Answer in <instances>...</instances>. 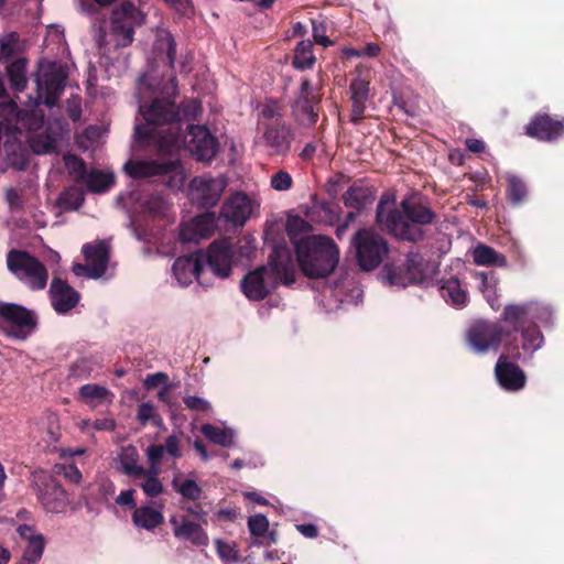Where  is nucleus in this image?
<instances>
[{
    "instance_id": "f257e3e1",
    "label": "nucleus",
    "mask_w": 564,
    "mask_h": 564,
    "mask_svg": "<svg viewBox=\"0 0 564 564\" xmlns=\"http://www.w3.org/2000/svg\"><path fill=\"white\" fill-rule=\"evenodd\" d=\"M170 97H156L150 104H141L139 112L144 123L134 129L137 142L141 144L153 143L161 153L177 151L183 141L180 122L183 119L195 117L199 102L192 99L177 106L174 98L177 95V80L171 75L169 85L164 88Z\"/></svg>"
},
{
    "instance_id": "f03ea898",
    "label": "nucleus",
    "mask_w": 564,
    "mask_h": 564,
    "mask_svg": "<svg viewBox=\"0 0 564 564\" xmlns=\"http://www.w3.org/2000/svg\"><path fill=\"white\" fill-rule=\"evenodd\" d=\"M393 195L383 194L376 209L378 228L401 241L416 243L426 236L425 226L431 225L436 214L423 203L421 195L404 197L399 207L394 206Z\"/></svg>"
},
{
    "instance_id": "7ed1b4c3",
    "label": "nucleus",
    "mask_w": 564,
    "mask_h": 564,
    "mask_svg": "<svg viewBox=\"0 0 564 564\" xmlns=\"http://www.w3.org/2000/svg\"><path fill=\"white\" fill-rule=\"evenodd\" d=\"M295 282V267L292 253L285 246L273 247L267 265L249 271L240 282L243 295L253 302L264 300L279 283L286 286Z\"/></svg>"
},
{
    "instance_id": "20e7f679",
    "label": "nucleus",
    "mask_w": 564,
    "mask_h": 564,
    "mask_svg": "<svg viewBox=\"0 0 564 564\" xmlns=\"http://www.w3.org/2000/svg\"><path fill=\"white\" fill-rule=\"evenodd\" d=\"M296 260L308 279H324L334 273L339 262V248L326 236L312 235L294 241Z\"/></svg>"
},
{
    "instance_id": "39448f33",
    "label": "nucleus",
    "mask_w": 564,
    "mask_h": 564,
    "mask_svg": "<svg viewBox=\"0 0 564 564\" xmlns=\"http://www.w3.org/2000/svg\"><path fill=\"white\" fill-rule=\"evenodd\" d=\"M355 257L359 268L369 272L378 268L389 253L386 238L373 229L361 228L351 239Z\"/></svg>"
},
{
    "instance_id": "423d86ee",
    "label": "nucleus",
    "mask_w": 564,
    "mask_h": 564,
    "mask_svg": "<svg viewBox=\"0 0 564 564\" xmlns=\"http://www.w3.org/2000/svg\"><path fill=\"white\" fill-rule=\"evenodd\" d=\"M126 174L133 180L166 177V186L171 189L180 188L184 177L180 160H133L130 159L123 166Z\"/></svg>"
},
{
    "instance_id": "0eeeda50",
    "label": "nucleus",
    "mask_w": 564,
    "mask_h": 564,
    "mask_svg": "<svg viewBox=\"0 0 564 564\" xmlns=\"http://www.w3.org/2000/svg\"><path fill=\"white\" fill-rule=\"evenodd\" d=\"M322 97L321 87L314 86L307 77L301 78L299 89L291 102L292 116L299 124L312 128L317 123Z\"/></svg>"
},
{
    "instance_id": "6e6552de",
    "label": "nucleus",
    "mask_w": 564,
    "mask_h": 564,
    "mask_svg": "<svg viewBox=\"0 0 564 564\" xmlns=\"http://www.w3.org/2000/svg\"><path fill=\"white\" fill-rule=\"evenodd\" d=\"M8 270L32 290H43L47 284L45 265L30 252L10 250L7 254Z\"/></svg>"
},
{
    "instance_id": "1a4fd4ad",
    "label": "nucleus",
    "mask_w": 564,
    "mask_h": 564,
    "mask_svg": "<svg viewBox=\"0 0 564 564\" xmlns=\"http://www.w3.org/2000/svg\"><path fill=\"white\" fill-rule=\"evenodd\" d=\"M68 69L58 62H43L36 76L37 98L48 108L57 105L64 93Z\"/></svg>"
},
{
    "instance_id": "9d476101",
    "label": "nucleus",
    "mask_w": 564,
    "mask_h": 564,
    "mask_svg": "<svg viewBox=\"0 0 564 564\" xmlns=\"http://www.w3.org/2000/svg\"><path fill=\"white\" fill-rule=\"evenodd\" d=\"M144 22L143 13L130 1H124L111 12L110 32L116 47L132 44L134 29Z\"/></svg>"
},
{
    "instance_id": "9b49d317",
    "label": "nucleus",
    "mask_w": 564,
    "mask_h": 564,
    "mask_svg": "<svg viewBox=\"0 0 564 564\" xmlns=\"http://www.w3.org/2000/svg\"><path fill=\"white\" fill-rule=\"evenodd\" d=\"M507 333L509 335L505 338L502 355L510 357L511 360L528 362L544 344V336L535 324L522 328L520 333Z\"/></svg>"
},
{
    "instance_id": "f8f14e48",
    "label": "nucleus",
    "mask_w": 564,
    "mask_h": 564,
    "mask_svg": "<svg viewBox=\"0 0 564 564\" xmlns=\"http://www.w3.org/2000/svg\"><path fill=\"white\" fill-rule=\"evenodd\" d=\"M34 314L26 307L0 302V328L10 337L25 340L36 328Z\"/></svg>"
},
{
    "instance_id": "ddd939ff",
    "label": "nucleus",
    "mask_w": 564,
    "mask_h": 564,
    "mask_svg": "<svg viewBox=\"0 0 564 564\" xmlns=\"http://www.w3.org/2000/svg\"><path fill=\"white\" fill-rule=\"evenodd\" d=\"M32 489L47 512H64L69 505L68 495L61 482L47 473L33 474Z\"/></svg>"
},
{
    "instance_id": "4468645a",
    "label": "nucleus",
    "mask_w": 564,
    "mask_h": 564,
    "mask_svg": "<svg viewBox=\"0 0 564 564\" xmlns=\"http://www.w3.org/2000/svg\"><path fill=\"white\" fill-rule=\"evenodd\" d=\"M508 335L500 323L480 319L470 325L466 340L476 354L484 355L498 350Z\"/></svg>"
},
{
    "instance_id": "2eb2a0df",
    "label": "nucleus",
    "mask_w": 564,
    "mask_h": 564,
    "mask_svg": "<svg viewBox=\"0 0 564 564\" xmlns=\"http://www.w3.org/2000/svg\"><path fill=\"white\" fill-rule=\"evenodd\" d=\"M261 143L271 156H286L295 140V130L288 121L267 124L260 129Z\"/></svg>"
},
{
    "instance_id": "dca6fc26",
    "label": "nucleus",
    "mask_w": 564,
    "mask_h": 564,
    "mask_svg": "<svg viewBox=\"0 0 564 564\" xmlns=\"http://www.w3.org/2000/svg\"><path fill=\"white\" fill-rule=\"evenodd\" d=\"M187 149L197 161H212L218 151V140L206 126L191 124L185 138Z\"/></svg>"
},
{
    "instance_id": "f3484780",
    "label": "nucleus",
    "mask_w": 564,
    "mask_h": 564,
    "mask_svg": "<svg viewBox=\"0 0 564 564\" xmlns=\"http://www.w3.org/2000/svg\"><path fill=\"white\" fill-rule=\"evenodd\" d=\"M226 186L227 182L223 177H194L189 184L193 200L203 209L216 206Z\"/></svg>"
},
{
    "instance_id": "a211bd4d",
    "label": "nucleus",
    "mask_w": 564,
    "mask_h": 564,
    "mask_svg": "<svg viewBox=\"0 0 564 564\" xmlns=\"http://www.w3.org/2000/svg\"><path fill=\"white\" fill-rule=\"evenodd\" d=\"M232 245L228 239L213 241L206 251V267L218 278L226 279L231 274Z\"/></svg>"
},
{
    "instance_id": "6ab92c4d",
    "label": "nucleus",
    "mask_w": 564,
    "mask_h": 564,
    "mask_svg": "<svg viewBox=\"0 0 564 564\" xmlns=\"http://www.w3.org/2000/svg\"><path fill=\"white\" fill-rule=\"evenodd\" d=\"M517 361L501 354L495 365V378L505 391L518 392L527 384V375Z\"/></svg>"
},
{
    "instance_id": "aec40b11",
    "label": "nucleus",
    "mask_w": 564,
    "mask_h": 564,
    "mask_svg": "<svg viewBox=\"0 0 564 564\" xmlns=\"http://www.w3.org/2000/svg\"><path fill=\"white\" fill-rule=\"evenodd\" d=\"M525 134L539 141H555L564 134V118L557 119L547 113H536L525 126Z\"/></svg>"
},
{
    "instance_id": "412c9836",
    "label": "nucleus",
    "mask_w": 564,
    "mask_h": 564,
    "mask_svg": "<svg viewBox=\"0 0 564 564\" xmlns=\"http://www.w3.org/2000/svg\"><path fill=\"white\" fill-rule=\"evenodd\" d=\"M173 529V534L181 541L189 542L195 546H207L209 538L203 527L191 520L187 516H173L170 519Z\"/></svg>"
},
{
    "instance_id": "4be33fe9",
    "label": "nucleus",
    "mask_w": 564,
    "mask_h": 564,
    "mask_svg": "<svg viewBox=\"0 0 564 564\" xmlns=\"http://www.w3.org/2000/svg\"><path fill=\"white\" fill-rule=\"evenodd\" d=\"M252 202L247 194L237 192L223 204L220 216L235 226H243L252 214Z\"/></svg>"
},
{
    "instance_id": "5701e85b",
    "label": "nucleus",
    "mask_w": 564,
    "mask_h": 564,
    "mask_svg": "<svg viewBox=\"0 0 564 564\" xmlns=\"http://www.w3.org/2000/svg\"><path fill=\"white\" fill-rule=\"evenodd\" d=\"M48 294L51 304L58 314H67L77 306L80 300L79 292L59 278L52 280Z\"/></svg>"
},
{
    "instance_id": "b1692460",
    "label": "nucleus",
    "mask_w": 564,
    "mask_h": 564,
    "mask_svg": "<svg viewBox=\"0 0 564 564\" xmlns=\"http://www.w3.org/2000/svg\"><path fill=\"white\" fill-rule=\"evenodd\" d=\"M204 268V258L197 253L178 257L173 263L172 271L177 282L186 286L192 283L193 279L202 283Z\"/></svg>"
},
{
    "instance_id": "393cba45",
    "label": "nucleus",
    "mask_w": 564,
    "mask_h": 564,
    "mask_svg": "<svg viewBox=\"0 0 564 564\" xmlns=\"http://www.w3.org/2000/svg\"><path fill=\"white\" fill-rule=\"evenodd\" d=\"M82 252L85 257L86 262L90 268V279L101 278L108 267L109 262V246L104 240H97L94 243H86L83 246Z\"/></svg>"
},
{
    "instance_id": "a878e982",
    "label": "nucleus",
    "mask_w": 564,
    "mask_h": 564,
    "mask_svg": "<svg viewBox=\"0 0 564 564\" xmlns=\"http://www.w3.org/2000/svg\"><path fill=\"white\" fill-rule=\"evenodd\" d=\"M375 199V191L371 187L357 183L352 184L343 194L344 205L349 209L356 210L357 213H361Z\"/></svg>"
},
{
    "instance_id": "bb28decb",
    "label": "nucleus",
    "mask_w": 564,
    "mask_h": 564,
    "mask_svg": "<svg viewBox=\"0 0 564 564\" xmlns=\"http://www.w3.org/2000/svg\"><path fill=\"white\" fill-rule=\"evenodd\" d=\"M440 293L446 303L454 307L463 308L468 303V293L462 288L457 278H449L440 281Z\"/></svg>"
},
{
    "instance_id": "cd10ccee",
    "label": "nucleus",
    "mask_w": 564,
    "mask_h": 564,
    "mask_svg": "<svg viewBox=\"0 0 564 564\" xmlns=\"http://www.w3.org/2000/svg\"><path fill=\"white\" fill-rule=\"evenodd\" d=\"M153 50L159 61L165 63L172 70L175 68L176 41L171 32H160L156 36Z\"/></svg>"
},
{
    "instance_id": "c85d7f7f",
    "label": "nucleus",
    "mask_w": 564,
    "mask_h": 564,
    "mask_svg": "<svg viewBox=\"0 0 564 564\" xmlns=\"http://www.w3.org/2000/svg\"><path fill=\"white\" fill-rule=\"evenodd\" d=\"M164 521V516L160 510L151 506H141L135 508L132 513V522L139 529L154 531Z\"/></svg>"
},
{
    "instance_id": "c756f323",
    "label": "nucleus",
    "mask_w": 564,
    "mask_h": 564,
    "mask_svg": "<svg viewBox=\"0 0 564 564\" xmlns=\"http://www.w3.org/2000/svg\"><path fill=\"white\" fill-rule=\"evenodd\" d=\"M530 307L528 304H508L501 314L500 321L508 325L511 333H519L525 328L524 322L529 314Z\"/></svg>"
},
{
    "instance_id": "7c9ffc66",
    "label": "nucleus",
    "mask_w": 564,
    "mask_h": 564,
    "mask_svg": "<svg viewBox=\"0 0 564 564\" xmlns=\"http://www.w3.org/2000/svg\"><path fill=\"white\" fill-rule=\"evenodd\" d=\"M473 260L477 265L499 268H506L508 265L507 257L503 253L484 243H479L474 248Z\"/></svg>"
},
{
    "instance_id": "2f4dec72",
    "label": "nucleus",
    "mask_w": 564,
    "mask_h": 564,
    "mask_svg": "<svg viewBox=\"0 0 564 564\" xmlns=\"http://www.w3.org/2000/svg\"><path fill=\"white\" fill-rule=\"evenodd\" d=\"M405 273L410 276L408 280H397L405 288L409 284L422 283L425 279L424 259L420 253L411 252L402 264Z\"/></svg>"
},
{
    "instance_id": "473e14b6",
    "label": "nucleus",
    "mask_w": 564,
    "mask_h": 564,
    "mask_svg": "<svg viewBox=\"0 0 564 564\" xmlns=\"http://www.w3.org/2000/svg\"><path fill=\"white\" fill-rule=\"evenodd\" d=\"M316 63V57L313 53V42L311 40H303L294 48L292 58V66L297 70L312 69Z\"/></svg>"
},
{
    "instance_id": "72a5a7b5",
    "label": "nucleus",
    "mask_w": 564,
    "mask_h": 564,
    "mask_svg": "<svg viewBox=\"0 0 564 564\" xmlns=\"http://www.w3.org/2000/svg\"><path fill=\"white\" fill-rule=\"evenodd\" d=\"M29 145L33 153L37 155L56 153L57 138L48 130H45L42 133L30 137Z\"/></svg>"
},
{
    "instance_id": "f704fd0d",
    "label": "nucleus",
    "mask_w": 564,
    "mask_h": 564,
    "mask_svg": "<svg viewBox=\"0 0 564 564\" xmlns=\"http://www.w3.org/2000/svg\"><path fill=\"white\" fill-rule=\"evenodd\" d=\"M84 202V191L76 185L64 188L57 198V205L65 210H77L83 206Z\"/></svg>"
},
{
    "instance_id": "c9c22d12",
    "label": "nucleus",
    "mask_w": 564,
    "mask_h": 564,
    "mask_svg": "<svg viewBox=\"0 0 564 564\" xmlns=\"http://www.w3.org/2000/svg\"><path fill=\"white\" fill-rule=\"evenodd\" d=\"M26 61L24 58H18L11 62L7 67V75L11 87L15 91H23L26 88Z\"/></svg>"
},
{
    "instance_id": "e433bc0d",
    "label": "nucleus",
    "mask_w": 564,
    "mask_h": 564,
    "mask_svg": "<svg viewBox=\"0 0 564 564\" xmlns=\"http://www.w3.org/2000/svg\"><path fill=\"white\" fill-rule=\"evenodd\" d=\"M44 112L40 109H26L18 111L20 128L29 132H37L44 126Z\"/></svg>"
},
{
    "instance_id": "4c0bfd02",
    "label": "nucleus",
    "mask_w": 564,
    "mask_h": 564,
    "mask_svg": "<svg viewBox=\"0 0 564 564\" xmlns=\"http://www.w3.org/2000/svg\"><path fill=\"white\" fill-rule=\"evenodd\" d=\"M200 432L212 443L223 447H231L234 444V435L230 430L207 423L202 425Z\"/></svg>"
},
{
    "instance_id": "58836bf2",
    "label": "nucleus",
    "mask_w": 564,
    "mask_h": 564,
    "mask_svg": "<svg viewBox=\"0 0 564 564\" xmlns=\"http://www.w3.org/2000/svg\"><path fill=\"white\" fill-rule=\"evenodd\" d=\"M80 398L91 408L100 405L111 392L99 384L87 383L79 388Z\"/></svg>"
},
{
    "instance_id": "ea45409f",
    "label": "nucleus",
    "mask_w": 564,
    "mask_h": 564,
    "mask_svg": "<svg viewBox=\"0 0 564 564\" xmlns=\"http://www.w3.org/2000/svg\"><path fill=\"white\" fill-rule=\"evenodd\" d=\"M113 184V174L105 173L99 170L91 171L86 180L87 188L91 193L107 192Z\"/></svg>"
},
{
    "instance_id": "a19ab883",
    "label": "nucleus",
    "mask_w": 564,
    "mask_h": 564,
    "mask_svg": "<svg viewBox=\"0 0 564 564\" xmlns=\"http://www.w3.org/2000/svg\"><path fill=\"white\" fill-rule=\"evenodd\" d=\"M283 117L282 107L275 100L265 102L259 112V127L260 129L267 124H276L278 122H285Z\"/></svg>"
},
{
    "instance_id": "79ce46f5",
    "label": "nucleus",
    "mask_w": 564,
    "mask_h": 564,
    "mask_svg": "<svg viewBox=\"0 0 564 564\" xmlns=\"http://www.w3.org/2000/svg\"><path fill=\"white\" fill-rule=\"evenodd\" d=\"M63 161L68 171L69 176L76 183H80L84 180H87L89 174L87 173L86 163L82 158L68 153L64 155Z\"/></svg>"
},
{
    "instance_id": "37998d69",
    "label": "nucleus",
    "mask_w": 564,
    "mask_h": 564,
    "mask_svg": "<svg viewBox=\"0 0 564 564\" xmlns=\"http://www.w3.org/2000/svg\"><path fill=\"white\" fill-rule=\"evenodd\" d=\"M528 195L525 183L516 175H510L507 178V196L513 205H519L524 202Z\"/></svg>"
},
{
    "instance_id": "c03bdc74",
    "label": "nucleus",
    "mask_w": 564,
    "mask_h": 564,
    "mask_svg": "<svg viewBox=\"0 0 564 564\" xmlns=\"http://www.w3.org/2000/svg\"><path fill=\"white\" fill-rule=\"evenodd\" d=\"M44 551V539L42 535L32 536L23 552L21 564H36Z\"/></svg>"
},
{
    "instance_id": "a18cd8bd",
    "label": "nucleus",
    "mask_w": 564,
    "mask_h": 564,
    "mask_svg": "<svg viewBox=\"0 0 564 564\" xmlns=\"http://www.w3.org/2000/svg\"><path fill=\"white\" fill-rule=\"evenodd\" d=\"M192 227L195 228L199 232V236L204 239H208L215 230L216 227V216L215 213L207 212L194 217L191 221Z\"/></svg>"
},
{
    "instance_id": "49530a36",
    "label": "nucleus",
    "mask_w": 564,
    "mask_h": 564,
    "mask_svg": "<svg viewBox=\"0 0 564 564\" xmlns=\"http://www.w3.org/2000/svg\"><path fill=\"white\" fill-rule=\"evenodd\" d=\"M7 162L17 171H24L30 162V154L21 145H13L7 149Z\"/></svg>"
},
{
    "instance_id": "de8ad7c7",
    "label": "nucleus",
    "mask_w": 564,
    "mask_h": 564,
    "mask_svg": "<svg viewBox=\"0 0 564 564\" xmlns=\"http://www.w3.org/2000/svg\"><path fill=\"white\" fill-rule=\"evenodd\" d=\"M20 35L17 32H9L0 37V59H10L18 50Z\"/></svg>"
},
{
    "instance_id": "09e8293b",
    "label": "nucleus",
    "mask_w": 564,
    "mask_h": 564,
    "mask_svg": "<svg viewBox=\"0 0 564 564\" xmlns=\"http://www.w3.org/2000/svg\"><path fill=\"white\" fill-rule=\"evenodd\" d=\"M135 480H139L138 486L149 498H155L164 491V486L159 477H138Z\"/></svg>"
},
{
    "instance_id": "8fccbe9b",
    "label": "nucleus",
    "mask_w": 564,
    "mask_h": 564,
    "mask_svg": "<svg viewBox=\"0 0 564 564\" xmlns=\"http://www.w3.org/2000/svg\"><path fill=\"white\" fill-rule=\"evenodd\" d=\"M172 484L174 489L186 499L196 501L202 496V488L193 479H186L181 485H177V480L174 479Z\"/></svg>"
},
{
    "instance_id": "3c124183",
    "label": "nucleus",
    "mask_w": 564,
    "mask_h": 564,
    "mask_svg": "<svg viewBox=\"0 0 564 564\" xmlns=\"http://www.w3.org/2000/svg\"><path fill=\"white\" fill-rule=\"evenodd\" d=\"M218 556L226 563H237L240 560L239 551L235 544L227 543L220 539L215 541Z\"/></svg>"
},
{
    "instance_id": "603ef678",
    "label": "nucleus",
    "mask_w": 564,
    "mask_h": 564,
    "mask_svg": "<svg viewBox=\"0 0 564 564\" xmlns=\"http://www.w3.org/2000/svg\"><path fill=\"white\" fill-rule=\"evenodd\" d=\"M137 420L142 425H145L149 421H152L155 425L162 423V417L155 412L153 404L149 402H143L138 406Z\"/></svg>"
},
{
    "instance_id": "864d4df0",
    "label": "nucleus",
    "mask_w": 564,
    "mask_h": 564,
    "mask_svg": "<svg viewBox=\"0 0 564 564\" xmlns=\"http://www.w3.org/2000/svg\"><path fill=\"white\" fill-rule=\"evenodd\" d=\"M473 278L479 281V290L482 294L498 288L499 279L495 272L475 271Z\"/></svg>"
},
{
    "instance_id": "5fc2aeb1",
    "label": "nucleus",
    "mask_w": 564,
    "mask_h": 564,
    "mask_svg": "<svg viewBox=\"0 0 564 564\" xmlns=\"http://www.w3.org/2000/svg\"><path fill=\"white\" fill-rule=\"evenodd\" d=\"M369 80L357 77L350 83L351 100L366 101L369 95Z\"/></svg>"
},
{
    "instance_id": "6e6d98bb",
    "label": "nucleus",
    "mask_w": 564,
    "mask_h": 564,
    "mask_svg": "<svg viewBox=\"0 0 564 564\" xmlns=\"http://www.w3.org/2000/svg\"><path fill=\"white\" fill-rule=\"evenodd\" d=\"M312 28H313V39L314 42L318 45H322L324 47H328L333 45V41L326 35L327 33V25L325 21H318V20H311Z\"/></svg>"
},
{
    "instance_id": "4d7b16f0",
    "label": "nucleus",
    "mask_w": 564,
    "mask_h": 564,
    "mask_svg": "<svg viewBox=\"0 0 564 564\" xmlns=\"http://www.w3.org/2000/svg\"><path fill=\"white\" fill-rule=\"evenodd\" d=\"M248 528L252 535L263 536L269 529L268 518L261 513L251 516L248 520Z\"/></svg>"
},
{
    "instance_id": "13d9d810",
    "label": "nucleus",
    "mask_w": 564,
    "mask_h": 564,
    "mask_svg": "<svg viewBox=\"0 0 564 564\" xmlns=\"http://www.w3.org/2000/svg\"><path fill=\"white\" fill-rule=\"evenodd\" d=\"M292 176L286 171H279L271 176V186L275 191H288L292 187Z\"/></svg>"
},
{
    "instance_id": "bf43d9fd",
    "label": "nucleus",
    "mask_w": 564,
    "mask_h": 564,
    "mask_svg": "<svg viewBox=\"0 0 564 564\" xmlns=\"http://www.w3.org/2000/svg\"><path fill=\"white\" fill-rule=\"evenodd\" d=\"M121 470L123 474L132 477L134 480L139 475H143V467L137 464L135 458L130 456H123L120 459Z\"/></svg>"
},
{
    "instance_id": "052dcab7",
    "label": "nucleus",
    "mask_w": 564,
    "mask_h": 564,
    "mask_svg": "<svg viewBox=\"0 0 564 564\" xmlns=\"http://www.w3.org/2000/svg\"><path fill=\"white\" fill-rule=\"evenodd\" d=\"M183 402L186 405V408L191 411L208 412L210 410L209 402L197 395L187 394L183 397Z\"/></svg>"
},
{
    "instance_id": "680f3d73",
    "label": "nucleus",
    "mask_w": 564,
    "mask_h": 564,
    "mask_svg": "<svg viewBox=\"0 0 564 564\" xmlns=\"http://www.w3.org/2000/svg\"><path fill=\"white\" fill-rule=\"evenodd\" d=\"M384 271L387 279L391 285L402 286L403 284L397 282V280H408L410 276L405 273L403 265H386Z\"/></svg>"
},
{
    "instance_id": "e2e57ef3",
    "label": "nucleus",
    "mask_w": 564,
    "mask_h": 564,
    "mask_svg": "<svg viewBox=\"0 0 564 564\" xmlns=\"http://www.w3.org/2000/svg\"><path fill=\"white\" fill-rule=\"evenodd\" d=\"M4 196L11 212H20L23 209V198L17 188H8Z\"/></svg>"
},
{
    "instance_id": "0e129e2a",
    "label": "nucleus",
    "mask_w": 564,
    "mask_h": 564,
    "mask_svg": "<svg viewBox=\"0 0 564 564\" xmlns=\"http://www.w3.org/2000/svg\"><path fill=\"white\" fill-rule=\"evenodd\" d=\"M180 239L183 242H195L198 243L204 238L199 236V232L192 227L191 223L182 224L180 229Z\"/></svg>"
},
{
    "instance_id": "69168bd1",
    "label": "nucleus",
    "mask_w": 564,
    "mask_h": 564,
    "mask_svg": "<svg viewBox=\"0 0 564 564\" xmlns=\"http://www.w3.org/2000/svg\"><path fill=\"white\" fill-rule=\"evenodd\" d=\"M169 376L165 372H155L148 375L144 379V388L148 390L155 389L156 387L164 384L167 386Z\"/></svg>"
},
{
    "instance_id": "338daca9",
    "label": "nucleus",
    "mask_w": 564,
    "mask_h": 564,
    "mask_svg": "<svg viewBox=\"0 0 564 564\" xmlns=\"http://www.w3.org/2000/svg\"><path fill=\"white\" fill-rule=\"evenodd\" d=\"M164 451L173 458L182 457L180 440L176 435H170L165 438Z\"/></svg>"
},
{
    "instance_id": "774afa93",
    "label": "nucleus",
    "mask_w": 564,
    "mask_h": 564,
    "mask_svg": "<svg viewBox=\"0 0 564 564\" xmlns=\"http://www.w3.org/2000/svg\"><path fill=\"white\" fill-rule=\"evenodd\" d=\"M164 446L161 444H151L147 448V455L151 465H160L164 456Z\"/></svg>"
}]
</instances>
